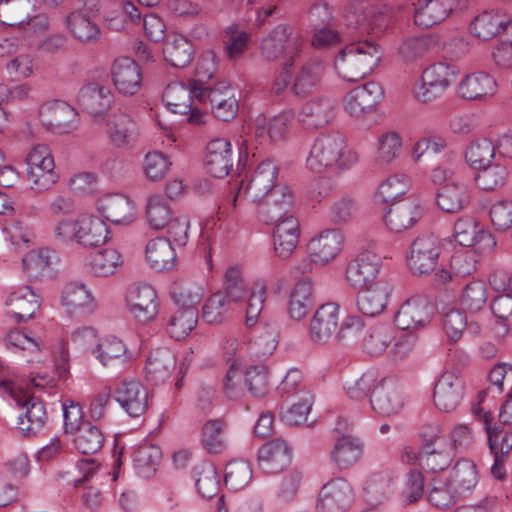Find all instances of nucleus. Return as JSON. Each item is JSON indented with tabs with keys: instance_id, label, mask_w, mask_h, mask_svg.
Returning a JSON list of instances; mask_svg holds the SVG:
<instances>
[{
	"instance_id": "obj_1",
	"label": "nucleus",
	"mask_w": 512,
	"mask_h": 512,
	"mask_svg": "<svg viewBox=\"0 0 512 512\" xmlns=\"http://www.w3.org/2000/svg\"><path fill=\"white\" fill-rule=\"evenodd\" d=\"M382 59V50L378 44L369 40H360L347 44L335 58L338 74L353 82L369 75Z\"/></svg>"
},
{
	"instance_id": "obj_2",
	"label": "nucleus",
	"mask_w": 512,
	"mask_h": 512,
	"mask_svg": "<svg viewBox=\"0 0 512 512\" xmlns=\"http://www.w3.org/2000/svg\"><path fill=\"white\" fill-rule=\"evenodd\" d=\"M304 46L300 32L286 24L276 25L260 44V53L267 61L284 59L286 73L294 65Z\"/></svg>"
},
{
	"instance_id": "obj_3",
	"label": "nucleus",
	"mask_w": 512,
	"mask_h": 512,
	"mask_svg": "<svg viewBox=\"0 0 512 512\" xmlns=\"http://www.w3.org/2000/svg\"><path fill=\"white\" fill-rule=\"evenodd\" d=\"M26 164L27 181L33 191L42 193L57 183L59 175L55 169L54 157L47 145H34L26 156Z\"/></svg>"
},
{
	"instance_id": "obj_4",
	"label": "nucleus",
	"mask_w": 512,
	"mask_h": 512,
	"mask_svg": "<svg viewBox=\"0 0 512 512\" xmlns=\"http://www.w3.org/2000/svg\"><path fill=\"white\" fill-rule=\"evenodd\" d=\"M278 177L279 166L270 159L262 161L247 181H241L234 202L247 200L255 204L265 199L274 189L283 185L278 182Z\"/></svg>"
},
{
	"instance_id": "obj_5",
	"label": "nucleus",
	"mask_w": 512,
	"mask_h": 512,
	"mask_svg": "<svg viewBox=\"0 0 512 512\" xmlns=\"http://www.w3.org/2000/svg\"><path fill=\"white\" fill-rule=\"evenodd\" d=\"M346 149V139L339 132L320 134L314 141L306 164L308 169L321 173L333 167H342L341 162Z\"/></svg>"
},
{
	"instance_id": "obj_6",
	"label": "nucleus",
	"mask_w": 512,
	"mask_h": 512,
	"mask_svg": "<svg viewBox=\"0 0 512 512\" xmlns=\"http://www.w3.org/2000/svg\"><path fill=\"white\" fill-rule=\"evenodd\" d=\"M349 25L362 33L381 35L391 24L392 11L388 6L370 5L364 0L351 2L346 15Z\"/></svg>"
},
{
	"instance_id": "obj_7",
	"label": "nucleus",
	"mask_w": 512,
	"mask_h": 512,
	"mask_svg": "<svg viewBox=\"0 0 512 512\" xmlns=\"http://www.w3.org/2000/svg\"><path fill=\"white\" fill-rule=\"evenodd\" d=\"M459 71L455 65L445 62L435 63L426 68L421 83L414 90L417 100L428 103L439 97L455 80Z\"/></svg>"
},
{
	"instance_id": "obj_8",
	"label": "nucleus",
	"mask_w": 512,
	"mask_h": 512,
	"mask_svg": "<svg viewBox=\"0 0 512 512\" xmlns=\"http://www.w3.org/2000/svg\"><path fill=\"white\" fill-rule=\"evenodd\" d=\"M384 95L382 86L374 81L351 89L343 98L344 111L357 120L375 112Z\"/></svg>"
},
{
	"instance_id": "obj_9",
	"label": "nucleus",
	"mask_w": 512,
	"mask_h": 512,
	"mask_svg": "<svg viewBox=\"0 0 512 512\" xmlns=\"http://www.w3.org/2000/svg\"><path fill=\"white\" fill-rule=\"evenodd\" d=\"M38 115L42 125L51 133L68 134L77 129L78 113L64 101L51 100L43 103Z\"/></svg>"
},
{
	"instance_id": "obj_10",
	"label": "nucleus",
	"mask_w": 512,
	"mask_h": 512,
	"mask_svg": "<svg viewBox=\"0 0 512 512\" xmlns=\"http://www.w3.org/2000/svg\"><path fill=\"white\" fill-rule=\"evenodd\" d=\"M440 252V242L435 235H419L410 245L408 266L414 274L430 273L437 265Z\"/></svg>"
},
{
	"instance_id": "obj_11",
	"label": "nucleus",
	"mask_w": 512,
	"mask_h": 512,
	"mask_svg": "<svg viewBox=\"0 0 512 512\" xmlns=\"http://www.w3.org/2000/svg\"><path fill=\"white\" fill-rule=\"evenodd\" d=\"M434 313V307L426 296L417 295L407 299L394 316V322L402 330L426 326Z\"/></svg>"
},
{
	"instance_id": "obj_12",
	"label": "nucleus",
	"mask_w": 512,
	"mask_h": 512,
	"mask_svg": "<svg viewBox=\"0 0 512 512\" xmlns=\"http://www.w3.org/2000/svg\"><path fill=\"white\" fill-rule=\"evenodd\" d=\"M256 204H258V215L266 224H273L275 221L294 215V194L285 184L278 186Z\"/></svg>"
},
{
	"instance_id": "obj_13",
	"label": "nucleus",
	"mask_w": 512,
	"mask_h": 512,
	"mask_svg": "<svg viewBox=\"0 0 512 512\" xmlns=\"http://www.w3.org/2000/svg\"><path fill=\"white\" fill-rule=\"evenodd\" d=\"M370 404L374 411L384 416L399 413L404 406L401 387L392 378H382L372 391Z\"/></svg>"
},
{
	"instance_id": "obj_14",
	"label": "nucleus",
	"mask_w": 512,
	"mask_h": 512,
	"mask_svg": "<svg viewBox=\"0 0 512 512\" xmlns=\"http://www.w3.org/2000/svg\"><path fill=\"white\" fill-rule=\"evenodd\" d=\"M24 410L18 416L17 429L23 436L37 434L45 425L46 409L42 401L29 394L28 389H22V399L15 402Z\"/></svg>"
},
{
	"instance_id": "obj_15",
	"label": "nucleus",
	"mask_w": 512,
	"mask_h": 512,
	"mask_svg": "<svg viewBox=\"0 0 512 512\" xmlns=\"http://www.w3.org/2000/svg\"><path fill=\"white\" fill-rule=\"evenodd\" d=\"M206 87L198 86V82H190L189 87L183 83H170L165 88L162 99L167 108L180 115L188 114L192 105V98L205 102Z\"/></svg>"
},
{
	"instance_id": "obj_16",
	"label": "nucleus",
	"mask_w": 512,
	"mask_h": 512,
	"mask_svg": "<svg viewBox=\"0 0 512 512\" xmlns=\"http://www.w3.org/2000/svg\"><path fill=\"white\" fill-rule=\"evenodd\" d=\"M115 399L131 417H139L148 409V390L135 379H124L114 390Z\"/></svg>"
},
{
	"instance_id": "obj_17",
	"label": "nucleus",
	"mask_w": 512,
	"mask_h": 512,
	"mask_svg": "<svg viewBox=\"0 0 512 512\" xmlns=\"http://www.w3.org/2000/svg\"><path fill=\"white\" fill-rule=\"evenodd\" d=\"M126 302L129 312L140 322H149L158 314V296L156 291L148 284L132 287Z\"/></svg>"
},
{
	"instance_id": "obj_18",
	"label": "nucleus",
	"mask_w": 512,
	"mask_h": 512,
	"mask_svg": "<svg viewBox=\"0 0 512 512\" xmlns=\"http://www.w3.org/2000/svg\"><path fill=\"white\" fill-rule=\"evenodd\" d=\"M339 327V306L335 303L321 305L314 313L309 337L313 343L326 344Z\"/></svg>"
},
{
	"instance_id": "obj_19",
	"label": "nucleus",
	"mask_w": 512,
	"mask_h": 512,
	"mask_svg": "<svg viewBox=\"0 0 512 512\" xmlns=\"http://www.w3.org/2000/svg\"><path fill=\"white\" fill-rule=\"evenodd\" d=\"M464 382L452 372L441 375L434 387L433 399L436 407L444 412L455 410L463 399Z\"/></svg>"
},
{
	"instance_id": "obj_20",
	"label": "nucleus",
	"mask_w": 512,
	"mask_h": 512,
	"mask_svg": "<svg viewBox=\"0 0 512 512\" xmlns=\"http://www.w3.org/2000/svg\"><path fill=\"white\" fill-rule=\"evenodd\" d=\"M111 76L120 94L133 96L141 89L142 73L138 64L131 58L116 59L111 68Z\"/></svg>"
},
{
	"instance_id": "obj_21",
	"label": "nucleus",
	"mask_w": 512,
	"mask_h": 512,
	"mask_svg": "<svg viewBox=\"0 0 512 512\" xmlns=\"http://www.w3.org/2000/svg\"><path fill=\"white\" fill-rule=\"evenodd\" d=\"M379 273V261L370 252H363L346 268V280L354 288L366 289L374 285Z\"/></svg>"
},
{
	"instance_id": "obj_22",
	"label": "nucleus",
	"mask_w": 512,
	"mask_h": 512,
	"mask_svg": "<svg viewBox=\"0 0 512 512\" xmlns=\"http://www.w3.org/2000/svg\"><path fill=\"white\" fill-rule=\"evenodd\" d=\"M98 212L114 224L128 225L136 218L134 203L122 194H107L97 203Z\"/></svg>"
},
{
	"instance_id": "obj_23",
	"label": "nucleus",
	"mask_w": 512,
	"mask_h": 512,
	"mask_svg": "<svg viewBox=\"0 0 512 512\" xmlns=\"http://www.w3.org/2000/svg\"><path fill=\"white\" fill-rule=\"evenodd\" d=\"M352 501L350 485L342 478L326 483L319 495L317 507L320 512H344Z\"/></svg>"
},
{
	"instance_id": "obj_24",
	"label": "nucleus",
	"mask_w": 512,
	"mask_h": 512,
	"mask_svg": "<svg viewBox=\"0 0 512 512\" xmlns=\"http://www.w3.org/2000/svg\"><path fill=\"white\" fill-rule=\"evenodd\" d=\"M326 73V65L319 59H310L301 64L294 73L291 92L298 97H306L321 84Z\"/></svg>"
},
{
	"instance_id": "obj_25",
	"label": "nucleus",
	"mask_w": 512,
	"mask_h": 512,
	"mask_svg": "<svg viewBox=\"0 0 512 512\" xmlns=\"http://www.w3.org/2000/svg\"><path fill=\"white\" fill-rule=\"evenodd\" d=\"M258 465L267 474L281 472L292 460V450L283 439H275L264 444L258 451Z\"/></svg>"
},
{
	"instance_id": "obj_26",
	"label": "nucleus",
	"mask_w": 512,
	"mask_h": 512,
	"mask_svg": "<svg viewBox=\"0 0 512 512\" xmlns=\"http://www.w3.org/2000/svg\"><path fill=\"white\" fill-rule=\"evenodd\" d=\"M336 103L327 97L306 102L298 113V121L305 129H318L328 125L335 117Z\"/></svg>"
},
{
	"instance_id": "obj_27",
	"label": "nucleus",
	"mask_w": 512,
	"mask_h": 512,
	"mask_svg": "<svg viewBox=\"0 0 512 512\" xmlns=\"http://www.w3.org/2000/svg\"><path fill=\"white\" fill-rule=\"evenodd\" d=\"M107 134L114 146L126 148L136 143L139 132L134 119L119 109L108 118Z\"/></svg>"
},
{
	"instance_id": "obj_28",
	"label": "nucleus",
	"mask_w": 512,
	"mask_h": 512,
	"mask_svg": "<svg viewBox=\"0 0 512 512\" xmlns=\"http://www.w3.org/2000/svg\"><path fill=\"white\" fill-rule=\"evenodd\" d=\"M273 229L274 251L279 258H289L299 242L300 224L298 219L293 216L285 217L275 221Z\"/></svg>"
},
{
	"instance_id": "obj_29",
	"label": "nucleus",
	"mask_w": 512,
	"mask_h": 512,
	"mask_svg": "<svg viewBox=\"0 0 512 512\" xmlns=\"http://www.w3.org/2000/svg\"><path fill=\"white\" fill-rule=\"evenodd\" d=\"M77 101L83 110L92 115H99L111 108L114 95L108 86L89 82L79 90Z\"/></svg>"
},
{
	"instance_id": "obj_30",
	"label": "nucleus",
	"mask_w": 512,
	"mask_h": 512,
	"mask_svg": "<svg viewBox=\"0 0 512 512\" xmlns=\"http://www.w3.org/2000/svg\"><path fill=\"white\" fill-rule=\"evenodd\" d=\"M293 119V113L288 111L282 112L270 119L259 116L255 119L252 131L260 144L267 140L271 143H277L285 139Z\"/></svg>"
},
{
	"instance_id": "obj_31",
	"label": "nucleus",
	"mask_w": 512,
	"mask_h": 512,
	"mask_svg": "<svg viewBox=\"0 0 512 512\" xmlns=\"http://www.w3.org/2000/svg\"><path fill=\"white\" fill-rule=\"evenodd\" d=\"M7 315L16 323L31 319L40 307L39 296L30 286L12 292L6 300Z\"/></svg>"
},
{
	"instance_id": "obj_32",
	"label": "nucleus",
	"mask_w": 512,
	"mask_h": 512,
	"mask_svg": "<svg viewBox=\"0 0 512 512\" xmlns=\"http://www.w3.org/2000/svg\"><path fill=\"white\" fill-rule=\"evenodd\" d=\"M497 91L496 80L486 72H474L466 75L458 86L461 98L471 101H486Z\"/></svg>"
},
{
	"instance_id": "obj_33",
	"label": "nucleus",
	"mask_w": 512,
	"mask_h": 512,
	"mask_svg": "<svg viewBox=\"0 0 512 512\" xmlns=\"http://www.w3.org/2000/svg\"><path fill=\"white\" fill-rule=\"evenodd\" d=\"M458 0H418L414 4V22L422 28H430L445 20L457 6Z\"/></svg>"
},
{
	"instance_id": "obj_34",
	"label": "nucleus",
	"mask_w": 512,
	"mask_h": 512,
	"mask_svg": "<svg viewBox=\"0 0 512 512\" xmlns=\"http://www.w3.org/2000/svg\"><path fill=\"white\" fill-rule=\"evenodd\" d=\"M205 165L207 172L215 178H224L233 167L232 150L229 141L218 138L207 145Z\"/></svg>"
},
{
	"instance_id": "obj_35",
	"label": "nucleus",
	"mask_w": 512,
	"mask_h": 512,
	"mask_svg": "<svg viewBox=\"0 0 512 512\" xmlns=\"http://www.w3.org/2000/svg\"><path fill=\"white\" fill-rule=\"evenodd\" d=\"M344 237L338 229H326L310 240L308 251L314 262L325 264L341 251Z\"/></svg>"
},
{
	"instance_id": "obj_36",
	"label": "nucleus",
	"mask_w": 512,
	"mask_h": 512,
	"mask_svg": "<svg viewBox=\"0 0 512 512\" xmlns=\"http://www.w3.org/2000/svg\"><path fill=\"white\" fill-rule=\"evenodd\" d=\"M421 217L420 206L412 200L393 202L384 214L387 227L402 232L412 227Z\"/></svg>"
},
{
	"instance_id": "obj_37",
	"label": "nucleus",
	"mask_w": 512,
	"mask_h": 512,
	"mask_svg": "<svg viewBox=\"0 0 512 512\" xmlns=\"http://www.w3.org/2000/svg\"><path fill=\"white\" fill-rule=\"evenodd\" d=\"M65 27L71 36L83 44H94L101 38V29L83 10H75L65 17Z\"/></svg>"
},
{
	"instance_id": "obj_38",
	"label": "nucleus",
	"mask_w": 512,
	"mask_h": 512,
	"mask_svg": "<svg viewBox=\"0 0 512 512\" xmlns=\"http://www.w3.org/2000/svg\"><path fill=\"white\" fill-rule=\"evenodd\" d=\"M468 186L461 181H452L440 187L437 193V205L446 213H459L470 203Z\"/></svg>"
},
{
	"instance_id": "obj_39",
	"label": "nucleus",
	"mask_w": 512,
	"mask_h": 512,
	"mask_svg": "<svg viewBox=\"0 0 512 512\" xmlns=\"http://www.w3.org/2000/svg\"><path fill=\"white\" fill-rule=\"evenodd\" d=\"M61 303L70 315L90 314L96 304L91 293L85 285L79 283H69L62 290Z\"/></svg>"
},
{
	"instance_id": "obj_40",
	"label": "nucleus",
	"mask_w": 512,
	"mask_h": 512,
	"mask_svg": "<svg viewBox=\"0 0 512 512\" xmlns=\"http://www.w3.org/2000/svg\"><path fill=\"white\" fill-rule=\"evenodd\" d=\"M176 367V358L167 348L150 353L146 363V378L154 384L164 383Z\"/></svg>"
},
{
	"instance_id": "obj_41",
	"label": "nucleus",
	"mask_w": 512,
	"mask_h": 512,
	"mask_svg": "<svg viewBox=\"0 0 512 512\" xmlns=\"http://www.w3.org/2000/svg\"><path fill=\"white\" fill-rule=\"evenodd\" d=\"M389 296V286L377 281L373 286L363 289L357 297L358 310L366 316L375 317L386 308Z\"/></svg>"
},
{
	"instance_id": "obj_42",
	"label": "nucleus",
	"mask_w": 512,
	"mask_h": 512,
	"mask_svg": "<svg viewBox=\"0 0 512 512\" xmlns=\"http://www.w3.org/2000/svg\"><path fill=\"white\" fill-rule=\"evenodd\" d=\"M54 257V252L48 248L31 250L22 258L23 272L30 281L50 277Z\"/></svg>"
},
{
	"instance_id": "obj_43",
	"label": "nucleus",
	"mask_w": 512,
	"mask_h": 512,
	"mask_svg": "<svg viewBox=\"0 0 512 512\" xmlns=\"http://www.w3.org/2000/svg\"><path fill=\"white\" fill-rule=\"evenodd\" d=\"M314 305L313 285L309 278L298 281L290 293L288 313L294 320H302Z\"/></svg>"
},
{
	"instance_id": "obj_44",
	"label": "nucleus",
	"mask_w": 512,
	"mask_h": 512,
	"mask_svg": "<svg viewBox=\"0 0 512 512\" xmlns=\"http://www.w3.org/2000/svg\"><path fill=\"white\" fill-rule=\"evenodd\" d=\"M505 13L499 10H486L478 14L470 24V31L474 37L487 41L503 30Z\"/></svg>"
},
{
	"instance_id": "obj_45",
	"label": "nucleus",
	"mask_w": 512,
	"mask_h": 512,
	"mask_svg": "<svg viewBox=\"0 0 512 512\" xmlns=\"http://www.w3.org/2000/svg\"><path fill=\"white\" fill-rule=\"evenodd\" d=\"M163 54L165 60L173 67L184 68L193 60L195 50L193 44L186 37L174 34L166 40Z\"/></svg>"
},
{
	"instance_id": "obj_46",
	"label": "nucleus",
	"mask_w": 512,
	"mask_h": 512,
	"mask_svg": "<svg viewBox=\"0 0 512 512\" xmlns=\"http://www.w3.org/2000/svg\"><path fill=\"white\" fill-rule=\"evenodd\" d=\"M362 445L359 440L350 435L337 438L330 453L331 460L340 469L353 466L361 457Z\"/></svg>"
},
{
	"instance_id": "obj_47",
	"label": "nucleus",
	"mask_w": 512,
	"mask_h": 512,
	"mask_svg": "<svg viewBox=\"0 0 512 512\" xmlns=\"http://www.w3.org/2000/svg\"><path fill=\"white\" fill-rule=\"evenodd\" d=\"M205 101H209L215 117L222 121L233 119L238 111V103L230 89L206 87Z\"/></svg>"
},
{
	"instance_id": "obj_48",
	"label": "nucleus",
	"mask_w": 512,
	"mask_h": 512,
	"mask_svg": "<svg viewBox=\"0 0 512 512\" xmlns=\"http://www.w3.org/2000/svg\"><path fill=\"white\" fill-rule=\"evenodd\" d=\"M146 259L157 271L169 270L175 264L176 253L169 240L159 237L147 244Z\"/></svg>"
},
{
	"instance_id": "obj_49",
	"label": "nucleus",
	"mask_w": 512,
	"mask_h": 512,
	"mask_svg": "<svg viewBox=\"0 0 512 512\" xmlns=\"http://www.w3.org/2000/svg\"><path fill=\"white\" fill-rule=\"evenodd\" d=\"M108 228L104 221L94 216L79 219L77 243L85 247L99 246L106 242Z\"/></svg>"
},
{
	"instance_id": "obj_50",
	"label": "nucleus",
	"mask_w": 512,
	"mask_h": 512,
	"mask_svg": "<svg viewBox=\"0 0 512 512\" xmlns=\"http://www.w3.org/2000/svg\"><path fill=\"white\" fill-rule=\"evenodd\" d=\"M227 423L223 419H211L203 424L201 443L211 454H220L227 447Z\"/></svg>"
},
{
	"instance_id": "obj_51",
	"label": "nucleus",
	"mask_w": 512,
	"mask_h": 512,
	"mask_svg": "<svg viewBox=\"0 0 512 512\" xmlns=\"http://www.w3.org/2000/svg\"><path fill=\"white\" fill-rule=\"evenodd\" d=\"M122 264V255L116 249L104 248L91 254L86 266L93 275L107 277L114 274Z\"/></svg>"
},
{
	"instance_id": "obj_52",
	"label": "nucleus",
	"mask_w": 512,
	"mask_h": 512,
	"mask_svg": "<svg viewBox=\"0 0 512 512\" xmlns=\"http://www.w3.org/2000/svg\"><path fill=\"white\" fill-rule=\"evenodd\" d=\"M132 458L138 475L150 478L157 470L162 459V452L160 447L144 443L133 451Z\"/></svg>"
},
{
	"instance_id": "obj_53",
	"label": "nucleus",
	"mask_w": 512,
	"mask_h": 512,
	"mask_svg": "<svg viewBox=\"0 0 512 512\" xmlns=\"http://www.w3.org/2000/svg\"><path fill=\"white\" fill-rule=\"evenodd\" d=\"M394 338V330L391 327L377 325L364 332L362 348L369 355L379 356L386 351Z\"/></svg>"
},
{
	"instance_id": "obj_54",
	"label": "nucleus",
	"mask_w": 512,
	"mask_h": 512,
	"mask_svg": "<svg viewBox=\"0 0 512 512\" xmlns=\"http://www.w3.org/2000/svg\"><path fill=\"white\" fill-rule=\"evenodd\" d=\"M450 483L460 495L475 488L478 483V471L474 462L468 459L457 461L452 469Z\"/></svg>"
},
{
	"instance_id": "obj_55",
	"label": "nucleus",
	"mask_w": 512,
	"mask_h": 512,
	"mask_svg": "<svg viewBox=\"0 0 512 512\" xmlns=\"http://www.w3.org/2000/svg\"><path fill=\"white\" fill-rule=\"evenodd\" d=\"M92 354L104 366L111 365L117 361L125 363L129 359L126 345L116 337H108L100 341L93 348Z\"/></svg>"
},
{
	"instance_id": "obj_56",
	"label": "nucleus",
	"mask_w": 512,
	"mask_h": 512,
	"mask_svg": "<svg viewBox=\"0 0 512 512\" xmlns=\"http://www.w3.org/2000/svg\"><path fill=\"white\" fill-rule=\"evenodd\" d=\"M198 310L176 308L171 314L167 331L175 340L184 339L197 325Z\"/></svg>"
},
{
	"instance_id": "obj_57",
	"label": "nucleus",
	"mask_w": 512,
	"mask_h": 512,
	"mask_svg": "<svg viewBox=\"0 0 512 512\" xmlns=\"http://www.w3.org/2000/svg\"><path fill=\"white\" fill-rule=\"evenodd\" d=\"M33 10L31 0H0V22L11 27L23 25Z\"/></svg>"
},
{
	"instance_id": "obj_58",
	"label": "nucleus",
	"mask_w": 512,
	"mask_h": 512,
	"mask_svg": "<svg viewBox=\"0 0 512 512\" xmlns=\"http://www.w3.org/2000/svg\"><path fill=\"white\" fill-rule=\"evenodd\" d=\"M508 175L505 163L494 162L478 169L475 181L482 190L493 191L505 184Z\"/></svg>"
},
{
	"instance_id": "obj_59",
	"label": "nucleus",
	"mask_w": 512,
	"mask_h": 512,
	"mask_svg": "<svg viewBox=\"0 0 512 512\" xmlns=\"http://www.w3.org/2000/svg\"><path fill=\"white\" fill-rule=\"evenodd\" d=\"M487 287L482 281H471L467 283L460 295L459 303L464 311L477 313L487 304Z\"/></svg>"
},
{
	"instance_id": "obj_60",
	"label": "nucleus",
	"mask_w": 512,
	"mask_h": 512,
	"mask_svg": "<svg viewBox=\"0 0 512 512\" xmlns=\"http://www.w3.org/2000/svg\"><path fill=\"white\" fill-rule=\"evenodd\" d=\"M193 471L199 494L207 499L214 497L219 491V480L214 465L204 461L197 464Z\"/></svg>"
},
{
	"instance_id": "obj_61",
	"label": "nucleus",
	"mask_w": 512,
	"mask_h": 512,
	"mask_svg": "<svg viewBox=\"0 0 512 512\" xmlns=\"http://www.w3.org/2000/svg\"><path fill=\"white\" fill-rule=\"evenodd\" d=\"M443 446L444 444L420 448L417 457L419 464L433 473L445 470L452 462L453 455L450 451L444 450Z\"/></svg>"
},
{
	"instance_id": "obj_62",
	"label": "nucleus",
	"mask_w": 512,
	"mask_h": 512,
	"mask_svg": "<svg viewBox=\"0 0 512 512\" xmlns=\"http://www.w3.org/2000/svg\"><path fill=\"white\" fill-rule=\"evenodd\" d=\"M77 432L74 442L80 453L84 455L95 454L102 448L104 436L98 427L87 422L82 424Z\"/></svg>"
},
{
	"instance_id": "obj_63",
	"label": "nucleus",
	"mask_w": 512,
	"mask_h": 512,
	"mask_svg": "<svg viewBox=\"0 0 512 512\" xmlns=\"http://www.w3.org/2000/svg\"><path fill=\"white\" fill-rule=\"evenodd\" d=\"M252 479V468L245 460H233L226 466L224 482L231 490L244 488Z\"/></svg>"
},
{
	"instance_id": "obj_64",
	"label": "nucleus",
	"mask_w": 512,
	"mask_h": 512,
	"mask_svg": "<svg viewBox=\"0 0 512 512\" xmlns=\"http://www.w3.org/2000/svg\"><path fill=\"white\" fill-rule=\"evenodd\" d=\"M494 156L495 147L488 139L472 142L465 152L466 161L475 169H480L491 163V159Z\"/></svg>"
}]
</instances>
